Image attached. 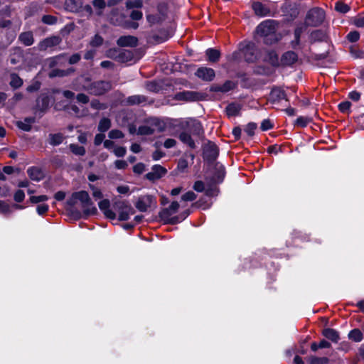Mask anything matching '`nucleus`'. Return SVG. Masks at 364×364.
<instances>
[{
    "instance_id": "obj_3",
    "label": "nucleus",
    "mask_w": 364,
    "mask_h": 364,
    "mask_svg": "<svg viewBox=\"0 0 364 364\" xmlns=\"http://www.w3.org/2000/svg\"><path fill=\"white\" fill-rule=\"evenodd\" d=\"M324 18V11L319 8H314L309 10L307 13L305 23L307 26H318L322 23Z\"/></svg>"
},
{
    "instance_id": "obj_26",
    "label": "nucleus",
    "mask_w": 364,
    "mask_h": 364,
    "mask_svg": "<svg viewBox=\"0 0 364 364\" xmlns=\"http://www.w3.org/2000/svg\"><path fill=\"white\" fill-rule=\"evenodd\" d=\"M35 122L34 117H26L23 121H18L16 126L21 130L29 132L31 129V125Z\"/></svg>"
},
{
    "instance_id": "obj_13",
    "label": "nucleus",
    "mask_w": 364,
    "mask_h": 364,
    "mask_svg": "<svg viewBox=\"0 0 364 364\" xmlns=\"http://www.w3.org/2000/svg\"><path fill=\"white\" fill-rule=\"evenodd\" d=\"M186 127L193 135L200 136L203 134V127L199 121L195 119H190L186 122Z\"/></svg>"
},
{
    "instance_id": "obj_60",
    "label": "nucleus",
    "mask_w": 364,
    "mask_h": 364,
    "mask_svg": "<svg viewBox=\"0 0 364 364\" xmlns=\"http://www.w3.org/2000/svg\"><path fill=\"white\" fill-rule=\"evenodd\" d=\"M193 189L197 192H203L205 189V186L203 181H197L193 185Z\"/></svg>"
},
{
    "instance_id": "obj_53",
    "label": "nucleus",
    "mask_w": 364,
    "mask_h": 364,
    "mask_svg": "<svg viewBox=\"0 0 364 364\" xmlns=\"http://www.w3.org/2000/svg\"><path fill=\"white\" fill-rule=\"evenodd\" d=\"M108 136L110 139H121L124 136V134L120 130L112 129L109 132Z\"/></svg>"
},
{
    "instance_id": "obj_6",
    "label": "nucleus",
    "mask_w": 364,
    "mask_h": 364,
    "mask_svg": "<svg viewBox=\"0 0 364 364\" xmlns=\"http://www.w3.org/2000/svg\"><path fill=\"white\" fill-rule=\"evenodd\" d=\"M114 206L119 213V220H127L130 215L134 213L132 206L125 201H117Z\"/></svg>"
},
{
    "instance_id": "obj_5",
    "label": "nucleus",
    "mask_w": 364,
    "mask_h": 364,
    "mask_svg": "<svg viewBox=\"0 0 364 364\" xmlns=\"http://www.w3.org/2000/svg\"><path fill=\"white\" fill-rule=\"evenodd\" d=\"M241 50L245 60L248 63H254L260 58L261 53L253 43H247Z\"/></svg>"
},
{
    "instance_id": "obj_8",
    "label": "nucleus",
    "mask_w": 364,
    "mask_h": 364,
    "mask_svg": "<svg viewBox=\"0 0 364 364\" xmlns=\"http://www.w3.org/2000/svg\"><path fill=\"white\" fill-rule=\"evenodd\" d=\"M156 204V200L153 196L146 195L139 198L136 203V208L141 212H146L152 206L155 207Z\"/></svg>"
},
{
    "instance_id": "obj_18",
    "label": "nucleus",
    "mask_w": 364,
    "mask_h": 364,
    "mask_svg": "<svg viewBox=\"0 0 364 364\" xmlns=\"http://www.w3.org/2000/svg\"><path fill=\"white\" fill-rule=\"evenodd\" d=\"M282 100H286V101L288 100L287 99V95H286L284 91L283 90H282L281 88H278V87L272 89L269 94V100L272 103H276V102H279Z\"/></svg>"
},
{
    "instance_id": "obj_54",
    "label": "nucleus",
    "mask_w": 364,
    "mask_h": 364,
    "mask_svg": "<svg viewBox=\"0 0 364 364\" xmlns=\"http://www.w3.org/2000/svg\"><path fill=\"white\" fill-rule=\"evenodd\" d=\"M260 127L262 131H267L273 127V123L268 119H264L261 123Z\"/></svg>"
},
{
    "instance_id": "obj_46",
    "label": "nucleus",
    "mask_w": 364,
    "mask_h": 364,
    "mask_svg": "<svg viewBox=\"0 0 364 364\" xmlns=\"http://www.w3.org/2000/svg\"><path fill=\"white\" fill-rule=\"evenodd\" d=\"M216 168L218 170L216 181L220 183L223 181L225 176V168L223 165H217Z\"/></svg>"
},
{
    "instance_id": "obj_30",
    "label": "nucleus",
    "mask_w": 364,
    "mask_h": 364,
    "mask_svg": "<svg viewBox=\"0 0 364 364\" xmlns=\"http://www.w3.org/2000/svg\"><path fill=\"white\" fill-rule=\"evenodd\" d=\"M323 335L328 339L331 340V341L334 343H338L340 340V336L336 330L333 328H325L323 331Z\"/></svg>"
},
{
    "instance_id": "obj_50",
    "label": "nucleus",
    "mask_w": 364,
    "mask_h": 364,
    "mask_svg": "<svg viewBox=\"0 0 364 364\" xmlns=\"http://www.w3.org/2000/svg\"><path fill=\"white\" fill-rule=\"evenodd\" d=\"M42 21L48 25L55 24L57 21V18L50 15H45L42 17Z\"/></svg>"
},
{
    "instance_id": "obj_56",
    "label": "nucleus",
    "mask_w": 364,
    "mask_h": 364,
    "mask_svg": "<svg viewBox=\"0 0 364 364\" xmlns=\"http://www.w3.org/2000/svg\"><path fill=\"white\" fill-rule=\"evenodd\" d=\"M90 187L92 191V196L94 198L96 199H100L103 197L102 193L99 188L95 187L93 185H90Z\"/></svg>"
},
{
    "instance_id": "obj_34",
    "label": "nucleus",
    "mask_w": 364,
    "mask_h": 364,
    "mask_svg": "<svg viewBox=\"0 0 364 364\" xmlns=\"http://www.w3.org/2000/svg\"><path fill=\"white\" fill-rule=\"evenodd\" d=\"M65 9L71 12H77L80 5L77 0H65Z\"/></svg>"
},
{
    "instance_id": "obj_49",
    "label": "nucleus",
    "mask_w": 364,
    "mask_h": 364,
    "mask_svg": "<svg viewBox=\"0 0 364 364\" xmlns=\"http://www.w3.org/2000/svg\"><path fill=\"white\" fill-rule=\"evenodd\" d=\"M113 153L117 157H123L126 154L127 150L125 147L116 146L113 149Z\"/></svg>"
},
{
    "instance_id": "obj_22",
    "label": "nucleus",
    "mask_w": 364,
    "mask_h": 364,
    "mask_svg": "<svg viewBox=\"0 0 364 364\" xmlns=\"http://www.w3.org/2000/svg\"><path fill=\"white\" fill-rule=\"evenodd\" d=\"M306 25H301L297 26L294 31V39L291 41V46L296 49L300 44V38L301 34L306 31Z\"/></svg>"
},
{
    "instance_id": "obj_20",
    "label": "nucleus",
    "mask_w": 364,
    "mask_h": 364,
    "mask_svg": "<svg viewBox=\"0 0 364 364\" xmlns=\"http://www.w3.org/2000/svg\"><path fill=\"white\" fill-rule=\"evenodd\" d=\"M235 84L231 80H227L223 85H213L210 90L213 92H228L235 88Z\"/></svg>"
},
{
    "instance_id": "obj_48",
    "label": "nucleus",
    "mask_w": 364,
    "mask_h": 364,
    "mask_svg": "<svg viewBox=\"0 0 364 364\" xmlns=\"http://www.w3.org/2000/svg\"><path fill=\"white\" fill-rule=\"evenodd\" d=\"M196 194L193 191H188L181 196L183 201H193L196 198Z\"/></svg>"
},
{
    "instance_id": "obj_55",
    "label": "nucleus",
    "mask_w": 364,
    "mask_h": 364,
    "mask_svg": "<svg viewBox=\"0 0 364 364\" xmlns=\"http://www.w3.org/2000/svg\"><path fill=\"white\" fill-rule=\"evenodd\" d=\"M103 38L98 36L95 35L94 38L90 41V45L93 47H97L102 44Z\"/></svg>"
},
{
    "instance_id": "obj_4",
    "label": "nucleus",
    "mask_w": 364,
    "mask_h": 364,
    "mask_svg": "<svg viewBox=\"0 0 364 364\" xmlns=\"http://www.w3.org/2000/svg\"><path fill=\"white\" fill-rule=\"evenodd\" d=\"M111 89V84L107 81H98L90 85L83 86V90L89 92L91 95H101Z\"/></svg>"
},
{
    "instance_id": "obj_14",
    "label": "nucleus",
    "mask_w": 364,
    "mask_h": 364,
    "mask_svg": "<svg viewBox=\"0 0 364 364\" xmlns=\"http://www.w3.org/2000/svg\"><path fill=\"white\" fill-rule=\"evenodd\" d=\"M166 173V169L161 165H154L151 171L146 174V178L150 181H154L164 176Z\"/></svg>"
},
{
    "instance_id": "obj_38",
    "label": "nucleus",
    "mask_w": 364,
    "mask_h": 364,
    "mask_svg": "<svg viewBox=\"0 0 364 364\" xmlns=\"http://www.w3.org/2000/svg\"><path fill=\"white\" fill-rule=\"evenodd\" d=\"M111 127V121L108 118H102L98 124V130L101 132H105Z\"/></svg>"
},
{
    "instance_id": "obj_64",
    "label": "nucleus",
    "mask_w": 364,
    "mask_h": 364,
    "mask_svg": "<svg viewBox=\"0 0 364 364\" xmlns=\"http://www.w3.org/2000/svg\"><path fill=\"white\" fill-rule=\"evenodd\" d=\"M48 208L47 204H40L37 206L36 210L39 215H43L48 210Z\"/></svg>"
},
{
    "instance_id": "obj_9",
    "label": "nucleus",
    "mask_w": 364,
    "mask_h": 364,
    "mask_svg": "<svg viewBox=\"0 0 364 364\" xmlns=\"http://www.w3.org/2000/svg\"><path fill=\"white\" fill-rule=\"evenodd\" d=\"M200 97L199 92L186 90L176 93L173 98L178 101L194 102L199 100Z\"/></svg>"
},
{
    "instance_id": "obj_44",
    "label": "nucleus",
    "mask_w": 364,
    "mask_h": 364,
    "mask_svg": "<svg viewBox=\"0 0 364 364\" xmlns=\"http://www.w3.org/2000/svg\"><path fill=\"white\" fill-rule=\"evenodd\" d=\"M256 128L257 124L255 123L250 122L246 125L244 132L248 136H252L255 134Z\"/></svg>"
},
{
    "instance_id": "obj_28",
    "label": "nucleus",
    "mask_w": 364,
    "mask_h": 364,
    "mask_svg": "<svg viewBox=\"0 0 364 364\" xmlns=\"http://www.w3.org/2000/svg\"><path fill=\"white\" fill-rule=\"evenodd\" d=\"M310 43H314L318 41H324L326 40V34L321 30H316L310 34Z\"/></svg>"
},
{
    "instance_id": "obj_51",
    "label": "nucleus",
    "mask_w": 364,
    "mask_h": 364,
    "mask_svg": "<svg viewBox=\"0 0 364 364\" xmlns=\"http://www.w3.org/2000/svg\"><path fill=\"white\" fill-rule=\"evenodd\" d=\"M48 199V197L46 195H41V196H31L30 198V201L32 203H41V202H43V201H46Z\"/></svg>"
},
{
    "instance_id": "obj_41",
    "label": "nucleus",
    "mask_w": 364,
    "mask_h": 364,
    "mask_svg": "<svg viewBox=\"0 0 364 364\" xmlns=\"http://www.w3.org/2000/svg\"><path fill=\"white\" fill-rule=\"evenodd\" d=\"M309 361L310 364H327L328 363L329 360L326 357L310 356L309 358Z\"/></svg>"
},
{
    "instance_id": "obj_23",
    "label": "nucleus",
    "mask_w": 364,
    "mask_h": 364,
    "mask_svg": "<svg viewBox=\"0 0 364 364\" xmlns=\"http://www.w3.org/2000/svg\"><path fill=\"white\" fill-rule=\"evenodd\" d=\"M298 59L297 54L294 51L286 52L282 58L283 64L287 65H291L296 62Z\"/></svg>"
},
{
    "instance_id": "obj_32",
    "label": "nucleus",
    "mask_w": 364,
    "mask_h": 364,
    "mask_svg": "<svg viewBox=\"0 0 364 364\" xmlns=\"http://www.w3.org/2000/svg\"><path fill=\"white\" fill-rule=\"evenodd\" d=\"M348 336L350 340L354 342H360L363 339V334L358 328L351 330Z\"/></svg>"
},
{
    "instance_id": "obj_11",
    "label": "nucleus",
    "mask_w": 364,
    "mask_h": 364,
    "mask_svg": "<svg viewBox=\"0 0 364 364\" xmlns=\"http://www.w3.org/2000/svg\"><path fill=\"white\" fill-rule=\"evenodd\" d=\"M252 9L256 16L259 17H264L270 16V8L265 4L259 1H252Z\"/></svg>"
},
{
    "instance_id": "obj_42",
    "label": "nucleus",
    "mask_w": 364,
    "mask_h": 364,
    "mask_svg": "<svg viewBox=\"0 0 364 364\" xmlns=\"http://www.w3.org/2000/svg\"><path fill=\"white\" fill-rule=\"evenodd\" d=\"M154 129L149 125L140 126L138 129L137 134L140 135H151L154 134Z\"/></svg>"
},
{
    "instance_id": "obj_47",
    "label": "nucleus",
    "mask_w": 364,
    "mask_h": 364,
    "mask_svg": "<svg viewBox=\"0 0 364 364\" xmlns=\"http://www.w3.org/2000/svg\"><path fill=\"white\" fill-rule=\"evenodd\" d=\"M70 109L76 114L77 117H82L87 114V110H80V108L75 105H71Z\"/></svg>"
},
{
    "instance_id": "obj_25",
    "label": "nucleus",
    "mask_w": 364,
    "mask_h": 364,
    "mask_svg": "<svg viewBox=\"0 0 364 364\" xmlns=\"http://www.w3.org/2000/svg\"><path fill=\"white\" fill-rule=\"evenodd\" d=\"M263 60L270 63L272 65L278 64V56L274 50H264Z\"/></svg>"
},
{
    "instance_id": "obj_21",
    "label": "nucleus",
    "mask_w": 364,
    "mask_h": 364,
    "mask_svg": "<svg viewBox=\"0 0 364 364\" xmlns=\"http://www.w3.org/2000/svg\"><path fill=\"white\" fill-rule=\"evenodd\" d=\"M50 103L49 97L47 95H41L36 100V109L41 112L46 111Z\"/></svg>"
},
{
    "instance_id": "obj_62",
    "label": "nucleus",
    "mask_w": 364,
    "mask_h": 364,
    "mask_svg": "<svg viewBox=\"0 0 364 364\" xmlns=\"http://www.w3.org/2000/svg\"><path fill=\"white\" fill-rule=\"evenodd\" d=\"M77 101L80 103L87 104L89 102V97L83 93L78 94L76 97Z\"/></svg>"
},
{
    "instance_id": "obj_29",
    "label": "nucleus",
    "mask_w": 364,
    "mask_h": 364,
    "mask_svg": "<svg viewBox=\"0 0 364 364\" xmlns=\"http://www.w3.org/2000/svg\"><path fill=\"white\" fill-rule=\"evenodd\" d=\"M178 138L183 144H186L190 148L194 149L196 147V144L190 133L187 132H182L179 134Z\"/></svg>"
},
{
    "instance_id": "obj_61",
    "label": "nucleus",
    "mask_w": 364,
    "mask_h": 364,
    "mask_svg": "<svg viewBox=\"0 0 364 364\" xmlns=\"http://www.w3.org/2000/svg\"><path fill=\"white\" fill-rule=\"evenodd\" d=\"M145 170V166L142 163H138L133 167V171L134 173L140 174L143 173Z\"/></svg>"
},
{
    "instance_id": "obj_12",
    "label": "nucleus",
    "mask_w": 364,
    "mask_h": 364,
    "mask_svg": "<svg viewBox=\"0 0 364 364\" xmlns=\"http://www.w3.org/2000/svg\"><path fill=\"white\" fill-rule=\"evenodd\" d=\"M195 75L203 80L212 81L215 76V73L210 68L200 67L196 70Z\"/></svg>"
},
{
    "instance_id": "obj_58",
    "label": "nucleus",
    "mask_w": 364,
    "mask_h": 364,
    "mask_svg": "<svg viewBox=\"0 0 364 364\" xmlns=\"http://www.w3.org/2000/svg\"><path fill=\"white\" fill-rule=\"evenodd\" d=\"M359 38L360 34L357 31L350 32L347 36V38L350 42H356L358 41Z\"/></svg>"
},
{
    "instance_id": "obj_16",
    "label": "nucleus",
    "mask_w": 364,
    "mask_h": 364,
    "mask_svg": "<svg viewBox=\"0 0 364 364\" xmlns=\"http://www.w3.org/2000/svg\"><path fill=\"white\" fill-rule=\"evenodd\" d=\"M60 42V39L58 36H52L47 38L38 44V48L39 50H46L48 48H51L58 45Z\"/></svg>"
},
{
    "instance_id": "obj_33",
    "label": "nucleus",
    "mask_w": 364,
    "mask_h": 364,
    "mask_svg": "<svg viewBox=\"0 0 364 364\" xmlns=\"http://www.w3.org/2000/svg\"><path fill=\"white\" fill-rule=\"evenodd\" d=\"M146 102V97L144 95H132L127 99L129 105H139Z\"/></svg>"
},
{
    "instance_id": "obj_2",
    "label": "nucleus",
    "mask_w": 364,
    "mask_h": 364,
    "mask_svg": "<svg viewBox=\"0 0 364 364\" xmlns=\"http://www.w3.org/2000/svg\"><path fill=\"white\" fill-rule=\"evenodd\" d=\"M179 208V204L176 201H173L171 203L168 208H164L159 213L161 219L166 223L176 224L183 220H184L189 214L188 212L186 213L181 216V220L178 217H171V215L176 213Z\"/></svg>"
},
{
    "instance_id": "obj_52",
    "label": "nucleus",
    "mask_w": 364,
    "mask_h": 364,
    "mask_svg": "<svg viewBox=\"0 0 364 364\" xmlns=\"http://www.w3.org/2000/svg\"><path fill=\"white\" fill-rule=\"evenodd\" d=\"M350 107L351 103L348 101L342 102L338 105L339 110L343 113L348 112Z\"/></svg>"
},
{
    "instance_id": "obj_7",
    "label": "nucleus",
    "mask_w": 364,
    "mask_h": 364,
    "mask_svg": "<svg viewBox=\"0 0 364 364\" xmlns=\"http://www.w3.org/2000/svg\"><path fill=\"white\" fill-rule=\"evenodd\" d=\"M276 26L277 22L274 20L264 21L257 26L256 28L257 33L263 36H269L275 32Z\"/></svg>"
},
{
    "instance_id": "obj_59",
    "label": "nucleus",
    "mask_w": 364,
    "mask_h": 364,
    "mask_svg": "<svg viewBox=\"0 0 364 364\" xmlns=\"http://www.w3.org/2000/svg\"><path fill=\"white\" fill-rule=\"evenodd\" d=\"M25 194L22 190H18L14 194V200L18 202H22L24 200Z\"/></svg>"
},
{
    "instance_id": "obj_43",
    "label": "nucleus",
    "mask_w": 364,
    "mask_h": 364,
    "mask_svg": "<svg viewBox=\"0 0 364 364\" xmlns=\"http://www.w3.org/2000/svg\"><path fill=\"white\" fill-rule=\"evenodd\" d=\"M335 9L340 13L346 14L349 11L350 6L343 2L338 1L336 3Z\"/></svg>"
},
{
    "instance_id": "obj_63",
    "label": "nucleus",
    "mask_w": 364,
    "mask_h": 364,
    "mask_svg": "<svg viewBox=\"0 0 364 364\" xmlns=\"http://www.w3.org/2000/svg\"><path fill=\"white\" fill-rule=\"evenodd\" d=\"M114 165H115L116 168H117V169H124L127 167L128 164L124 160H117L114 162Z\"/></svg>"
},
{
    "instance_id": "obj_19",
    "label": "nucleus",
    "mask_w": 364,
    "mask_h": 364,
    "mask_svg": "<svg viewBox=\"0 0 364 364\" xmlns=\"http://www.w3.org/2000/svg\"><path fill=\"white\" fill-rule=\"evenodd\" d=\"M204 156L208 160H215L218 155V149L215 144L209 143L204 147Z\"/></svg>"
},
{
    "instance_id": "obj_1",
    "label": "nucleus",
    "mask_w": 364,
    "mask_h": 364,
    "mask_svg": "<svg viewBox=\"0 0 364 364\" xmlns=\"http://www.w3.org/2000/svg\"><path fill=\"white\" fill-rule=\"evenodd\" d=\"M77 201L81 204V208L84 213L87 215L96 214L97 210L94 203L91 201L90 196L87 191H80L75 192L68 200L67 203L70 206H74Z\"/></svg>"
},
{
    "instance_id": "obj_24",
    "label": "nucleus",
    "mask_w": 364,
    "mask_h": 364,
    "mask_svg": "<svg viewBox=\"0 0 364 364\" xmlns=\"http://www.w3.org/2000/svg\"><path fill=\"white\" fill-rule=\"evenodd\" d=\"M18 41L26 46H31L34 42L33 33L31 31L21 33L18 36Z\"/></svg>"
},
{
    "instance_id": "obj_31",
    "label": "nucleus",
    "mask_w": 364,
    "mask_h": 364,
    "mask_svg": "<svg viewBox=\"0 0 364 364\" xmlns=\"http://www.w3.org/2000/svg\"><path fill=\"white\" fill-rule=\"evenodd\" d=\"M208 59L210 62L215 63L218 61L220 57V53L218 50L214 48H208L205 51Z\"/></svg>"
},
{
    "instance_id": "obj_39",
    "label": "nucleus",
    "mask_w": 364,
    "mask_h": 364,
    "mask_svg": "<svg viewBox=\"0 0 364 364\" xmlns=\"http://www.w3.org/2000/svg\"><path fill=\"white\" fill-rule=\"evenodd\" d=\"M69 147L70 151L77 156H84L85 154V149L82 146H79L78 144H70Z\"/></svg>"
},
{
    "instance_id": "obj_17",
    "label": "nucleus",
    "mask_w": 364,
    "mask_h": 364,
    "mask_svg": "<svg viewBox=\"0 0 364 364\" xmlns=\"http://www.w3.org/2000/svg\"><path fill=\"white\" fill-rule=\"evenodd\" d=\"M99 208L105 214V215L111 220L116 218V214L112 210H110V203L107 199L102 200L98 203Z\"/></svg>"
},
{
    "instance_id": "obj_40",
    "label": "nucleus",
    "mask_w": 364,
    "mask_h": 364,
    "mask_svg": "<svg viewBox=\"0 0 364 364\" xmlns=\"http://www.w3.org/2000/svg\"><path fill=\"white\" fill-rule=\"evenodd\" d=\"M125 4L127 9H140L143 6V0H127Z\"/></svg>"
},
{
    "instance_id": "obj_35",
    "label": "nucleus",
    "mask_w": 364,
    "mask_h": 364,
    "mask_svg": "<svg viewBox=\"0 0 364 364\" xmlns=\"http://www.w3.org/2000/svg\"><path fill=\"white\" fill-rule=\"evenodd\" d=\"M240 107L237 104L232 103L227 106L226 113L228 117H234L239 114Z\"/></svg>"
},
{
    "instance_id": "obj_15",
    "label": "nucleus",
    "mask_w": 364,
    "mask_h": 364,
    "mask_svg": "<svg viewBox=\"0 0 364 364\" xmlns=\"http://www.w3.org/2000/svg\"><path fill=\"white\" fill-rule=\"evenodd\" d=\"M117 43L121 47H136L138 43V39L133 36H123L118 38Z\"/></svg>"
},
{
    "instance_id": "obj_45",
    "label": "nucleus",
    "mask_w": 364,
    "mask_h": 364,
    "mask_svg": "<svg viewBox=\"0 0 364 364\" xmlns=\"http://www.w3.org/2000/svg\"><path fill=\"white\" fill-rule=\"evenodd\" d=\"M311 121V118L307 117H299L296 119L295 124L301 127H305Z\"/></svg>"
},
{
    "instance_id": "obj_37",
    "label": "nucleus",
    "mask_w": 364,
    "mask_h": 364,
    "mask_svg": "<svg viewBox=\"0 0 364 364\" xmlns=\"http://www.w3.org/2000/svg\"><path fill=\"white\" fill-rule=\"evenodd\" d=\"M23 85L22 79L16 74L12 73L11 75V82L10 85L16 89L20 87Z\"/></svg>"
},
{
    "instance_id": "obj_36",
    "label": "nucleus",
    "mask_w": 364,
    "mask_h": 364,
    "mask_svg": "<svg viewBox=\"0 0 364 364\" xmlns=\"http://www.w3.org/2000/svg\"><path fill=\"white\" fill-rule=\"evenodd\" d=\"M63 141V136L62 134H51L49 135V144L53 146H58Z\"/></svg>"
},
{
    "instance_id": "obj_27",
    "label": "nucleus",
    "mask_w": 364,
    "mask_h": 364,
    "mask_svg": "<svg viewBox=\"0 0 364 364\" xmlns=\"http://www.w3.org/2000/svg\"><path fill=\"white\" fill-rule=\"evenodd\" d=\"M27 173L30 178L33 181H39L43 177V174L40 168L37 167H30L27 170Z\"/></svg>"
},
{
    "instance_id": "obj_10",
    "label": "nucleus",
    "mask_w": 364,
    "mask_h": 364,
    "mask_svg": "<svg viewBox=\"0 0 364 364\" xmlns=\"http://www.w3.org/2000/svg\"><path fill=\"white\" fill-rule=\"evenodd\" d=\"M166 17L165 7L164 6H158V14H147L146 20L148 23L152 26L154 24L161 23Z\"/></svg>"
},
{
    "instance_id": "obj_57",
    "label": "nucleus",
    "mask_w": 364,
    "mask_h": 364,
    "mask_svg": "<svg viewBox=\"0 0 364 364\" xmlns=\"http://www.w3.org/2000/svg\"><path fill=\"white\" fill-rule=\"evenodd\" d=\"M143 14L141 11L133 10L130 14V18L132 20L138 21L142 18Z\"/></svg>"
}]
</instances>
